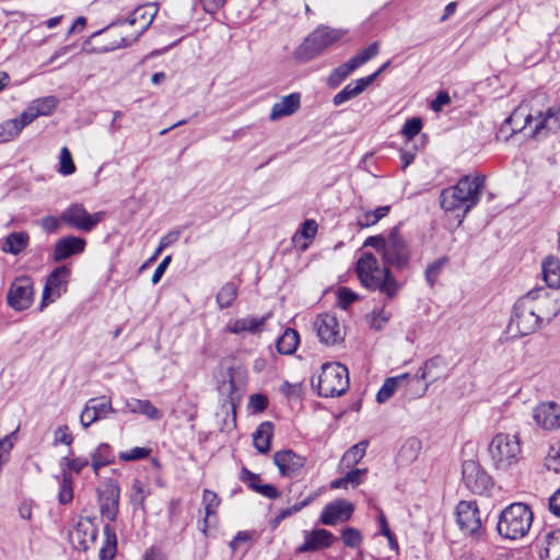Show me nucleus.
<instances>
[{"instance_id": "22", "label": "nucleus", "mask_w": 560, "mask_h": 560, "mask_svg": "<svg viewBox=\"0 0 560 560\" xmlns=\"http://www.w3.org/2000/svg\"><path fill=\"white\" fill-rule=\"evenodd\" d=\"M353 513V505L346 500H337L327 504L319 517L322 524L327 526L348 521Z\"/></svg>"}, {"instance_id": "5", "label": "nucleus", "mask_w": 560, "mask_h": 560, "mask_svg": "<svg viewBox=\"0 0 560 560\" xmlns=\"http://www.w3.org/2000/svg\"><path fill=\"white\" fill-rule=\"evenodd\" d=\"M537 294L538 292H527L515 302L508 324V330L513 337L530 335L541 326L533 305V299Z\"/></svg>"}, {"instance_id": "1", "label": "nucleus", "mask_w": 560, "mask_h": 560, "mask_svg": "<svg viewBox=\"0 0 560 560\" xmlns=\"http://www.w3.org/2000/svg\"><path fill=\"white\" fill-rule=\"evenodd\" d=\"M411 257L410 245L394 226L386 235L382 259L385 264L381 267L377 258L371 253H364L357 262V275L363 287L369 290H377L387 298L393 299L400 290V284L388 267L402 270Z\"/></svg>"}, {"instance_id": "28", "label": "nucleus", "mask_w": 560, "mask_h": 560, "mask_svg": "<svg viewBox=\"0 0 560 560\" xmlns=\"http://www.w3.org/2000/svg\"><path fill=\"white\" fill-rule=\"evenodd\" d=\"M28 243L30 235L27 232H12L2 240L1 250L12 255H19L28 246Z\"/></svg>"}, {"instance_id": "27", "label": "nucleus", "mask_w": 560, "mask_h": 560, "mask_svg": "<svg viewBox=\"0 0 560 560\" xmlns=\"http://www.w3.org/2000/svg\"><path fill=\"white\" fill-rule=\"evenodd\" d=\"M122 412L141 413L151 420H159L162 413L151 401L136 398L126 399L124 401Z\"/></svg>"}, {"instance_id": "23", "label": "nucleus", "mask_w": 560, "mask_h": 560, "mask_svg": "<svg viewBox=\"0 0 560 560\" xmlns=\"http://www.w3.org/2000/svg\"><path fill=\"white\" fill-rule=\"evenodd\" d=\"M86 241L83 237L69 235L61 237L54 248L52 259L56 262L62 261L73 255L84 252Z\"/></svg>"}, {"instance_id": "59", "label": "nucleus", "mask_w": 560, "mask_h": 560, "mask_svg": "<svg viewBox=\"0 0 560 560\" xmlns=\"http://www.w3.org/2000/svg\"><path fill=\"white\" fill-rule=\"evenodd\" d=\"M37 117V113L35 112L34 107L30 104L28 107L20 115V117L14 118L13 120L16 121L20 131H22L25 126L30 125Z\"/></svg>"}, {"instance_id": "44", "label": "nucleus", "mask_w": 560, "mask_h": 560, "mask_svg": "<svg viewBox=\"0 0 560 560\" xmlns=\"http://www.w3.org/2000/svg\"><path fill=\"white\" fill-rule=\"evenodd\" d=\"M73 499V478L71 472L63 469L61 474L60 490L58 501L60 504H68Z\"/></svg>"}, {"instance_id": "7", "label": "nucleus", "mask_w": 560, "mask_h": 560, "mask_svg": "<svg viewBox=\"0 0 560 560\" xmlns=\"http://www.w3.org/2000/svg\"><path fill=\"white\" fill-rule=\"evenodd\" d=\"M488 451L495 468L502 470L515 465L522 453L518 436L503 432L492 438Z\"/></svg>"}, {"instance_id": "19", "label": "nucleus", "mask_w": 560, "mask_h": 560, "mask_svg": "<svg viewBox=\"0 0 560 560\" xmlns=\"http://www.w3.org/2000/svg\"><path fill=\"white\" fill-rule=\"evenodd\" d=\"M304 542L296 548L298 553L315 552L329 548L337 537L327 529L316 528L313 530H304Z\"/></svg>"}, {"instance_id": "29", "label": "nucleus", "mask_w": 560, "mask_h": 560, "mask_svg": "<svg viewBox=\"0 0 560 560\" xmlns=\"http://www.w3.org/2000/svg\"><path fill=\"white\" fill-rule=\"evenodd\" d=\"M116 22L112 23L106 28H103L101 31H97L93 33L89 39L85 42L86 45H92L94 42H96V45H94L91 50L100 54L96 49L103 45L109 44L115 39V34L122 33L124 35V26H115Z\"/></svg>"}, {"instance_id": "58", "label": "nucleus", "mask_w": 560, "mask_h": 560, "mask_svg": "<svg viewBox=\"0 0 560 560\" xmlns=\"http://www.w3.org/2000/svg\"><path fill=\"white\" fill-rule=\"evenodd\" d=\"M390 313L381 308L378 311H374L371 318V327L375 330H381L385 326V324L389 320Z\"/></svg>"}, {"instance_id": "4", "label": "nucleus", "mask_w": 560, "mask_h": 560, "mask_svg": "<svg viewBox=\"0 0 560 560\" xmlns=\"http://www.w3.org/2000/svg\"><path fill=\"white\" fill-rule=\"evenodd\" d=\"M533 520L534 514L527 504L512 503L500 513L497 529L501 537L516 540L529 532Z\"/></svg>"}, {"instance_id": "24", "label": "nucleus", "mask_w": 560, "mask_h": 560, "mask_svg": "<svg viewBox=\"0 0 560 560\" xmlns=\"http://www.w3.org/2000/svg\"><path fill=\"white\" fill-rule=\"evenodd\" d=\"M536 120V124L533 136L538 138L544 130L556 131L560 129V105L550 107L546 110V113L539 112Z\"/></svg>"}, {"instance_id": "6", "label": "nucleus", "mask_w": 560, "mask_h": 560, "mask_svg": "<svg viewBox=\"0 0 560 560\" xmlns=\"http://www.w3.org/2000/svg\"><path fill=\"white\" fill-rule=\"evenodd\" d=\"M312 386L322 397L341 396L349 388V372L346 365L339 362H327L320 368L317 383L312 380Z\"/></svg>"}, {"instance_id": "40", "label": "nucleus", "mask_w": 560, "mask_h": 560, "mask_svg": "<svg viewBox=\"0 0 560 560\" xmlns=\"http://www.w3.org/2000/svg\"><path fill=\"white\" fill-rule=\"evenodd\" d=\"M220 502H221V500H220V498L218 497V494L214 491H211L209 489H205L203 490L202 503L205 505V512H206V516L203 518V525H202V528H201V530L203 533L207 532L208 518L215 514L217 509L220 505Z\"/></svg>"}, {"instance_id": "3", "label": "nucleus", "mask_w": 560, "mask_h": 560, "mask_svg": "<svg viewBox=\"0 0 560 560\" xmlns=\"http://www.w3.org/2000/svg\"><path fill=\"white\" fill-rule=\"evenodd\" d=\"M156 8L153 4H144L135 9L130 15L125 20L116 21L115 26H135V31L130 35H124L122 33L115 34V39L109 44L98 47V52H108L115 49L127 47L133 44L148 27L151 25L155 14Z\"/></svg>"}, {"instance_id": "10", "label": "nucleus", "mask_w": 560, "mask_h": 560, "mask_svg": "<svg viewBox=\"0 0 560 560\" xmlns=\"http://www.w3.org/2000/svg\"><path fill=\"white\" fill-rule=\"evenodd\" d=\"M447 363L446 360L441 355L432 357L424 361L423 365L419 368L415 375V381H425L424 385L417 388V390L410 396L412 398H420L424 396L429 386L439 381L440 378L447 376Z\"/></svg>"}, {"instance_id": "45", "label": "nucleus", "mask_w": 560, "mask_h": 560, "mask_svg": "<svg viewBox=\"0 0 560 560\" xmlns=\"http://www.w3.org/2000/svg\"><path fill=\"white\" fill-rule=\"evenodd\" d=\"M237 296V285L234 282H226L217 293V303L220 308L230 307Z\"/></svg>"}, {"instance_id": "12", "label": "nucleus", "mask_w": 560, "mask_h": 560, "mask_svg": "<svg viewBox=\"0 0 560 560\" xmlns=\"http://www.w3.org/2000/svg\"><path fill=\"white\" fill-rule=\"evenodd\" d=\"M70 273L71 271L67 266L57 267L49 273L43 290L39 305L40 311H43L48 303L59 299L62 293L67 291V282Z\"/></svg>"}, {"instance_id": "42", "label": "nucleus", "mask_w": 560, "mask_h": 560, "mask_svg": "<svg viewBox=\"0 0 560 560\" xmlns=\"http://www.w3.org/2000/svg\"><path fill=\"white\" fill-rule=\"evenodd\" d=\"M369 442L366 440L360 441L350 447L342 456V463L346 467L357 465L365 455Z\"/></svg>"}, {"instance_id": "11", "label": "nucleus", "mask_w": 560, "mask_h": 560, "mask_svg": "<svg viewBox=\"0 0 560 560\" xmlns=\"http://www.w3.org/2000/svg\"><path fill=\"white\" fill-rule=\"evenodd\" d=\"M462 479L465 486L476 494L486 493L492 486L491 477L475 460H465L462 466Z\"/></svg>"}, {"instance_id": "39", "label": "nucleus", "mask_w": 560, "mask_h": 560, "mask_svg": "<svg viewBox=\"0 0 560 560\" xmlns=\"http://www.w3.org/2000/svg\"><path fill=\"white\" fill-rule=\"evenodd\" d=\"M421 450V442L416 438H410L405 441L398 453V460L402 464L412 463L419 455Z\"/></svg>"}, {"instance_id": "60", "label": "nucleus", "mask_w": 560, "mask_h": 560, "mask_svg": "<svg viewBox=\"0 0 560 560\" xmlns=\"http://www.w3.org/2000/svg\"><path fill=\"white\" fill-rule=\"evenodd\" d=\"M545 467L556 474L560 472V453L555 448H550L545 457Z\"/></svg>"}, {"instance_id": "34", "label": "nucleus", "mask_w": 560, "mask_h": 560, "mask_svg": "<svg viewBox=\"0 0 560 560\" xmlns=\"http://www.w3.org/2000/svg\"><path fill=\"white\" fill-rule=\"evenodd\" d=\"M104 542L100 550V560H113L117 552V537L114 528L109 524L103 527Z\"/></svg>"}, {"instance_id": "49", "label": "nucleus", "mask_w": 560, "mask_h": 560, "mask_svg": "<svg viewBox=\"0 0 560 560\" xmlns=\"http://www.w3.org/2000/svg\"><path fill=\"white\" fill-rule=\"evenodd\" d=\"M20 132L16 121L13 119L5 120L0 125V143L13 140Z\"/></svg>"}, {"instance_id": "21", "label": "nucleus", "mask_w": 560, "mask_h": 560, "mask_svg": "<svg viewBox=\"0 0 560 560\" xmlns=\"http://www.w3.org/2000/svg\"><path fill=\"white\" fill-rule=\"evenodd\" d=\"M97 534V527L90 518H81L70 533V539L77 549L86 551L95 542Z\"/></svg>"}, {"instance_id": "55", "label": "nucleus", "mask_w": 560, "mask_h": 560, "mask_svg": "<svg viewBox=\"0 0 560 560\" xmlns=\"http://www.w3.org/2000/svg\"><path fill=\"white\" fill-rule=\"evenodd\" d=\"M421 128H422L421 118L413 117V118L408 119L405 122L401 132L407 139H412L415 136H417L421 131Z\"/></svg>"}, {"instance_id": "14", "label": "nucleus", "mask_w": 560, "mask_h": 560, "mask_svg": "<svg viewBox=\"0 0 560 560\" xmlns=\"http://www.w3.org/2000/svg\"><path fill=\"white\" fill-rule=\"evenodd\" d=\"M34 290L33 282L28 277L18 278L11 284L7 301L15 311L27 310L33 303Z\"/></svg>"}, {"instance_id": "26", "label": "nucleus", "mask_w": 560, "mask_h": 560, "mask_svg": "<svg viewBox=\"0 0 560 560\" xmlns=\"http://www.w3.org/2000/svg\"><path fill=\"white\" fill-rule=\"evenodd\" d=\"M301 96L299 93H292L273 104L270 113L271 120H278L281 117L294 114L300 107Z\"/></svg>"}, {"instance_id": "57", "label": "nucleus", "mask_w": 560, "mask_h": 560, "mask_svg": "<svg viewBox=\"0 0 560 560\" xmlns=\"http://www.w3.org/2000/svg\"><path fill=\"white\" fill-rule=\"evenodd\" d=\"M341 538L346 546L355 548L361 544L362 537L358 529L348 527L342 532Z\"/></svg>"}, {"instance_id": "13", "label": "nucleus", "mask_w": 560, "mask_h": 560, "mask_svg": "<svg viewBox=\"0 0 560 560\" xmlns=\"http://www.w3.org/2000/svg\"><path fill=\"white\" fill-rule=\"evenodd\" d=\"M456 522L463 533L478 536L482 530V521L476 502L460 501L456 506Z\"/></svg>"}, {"instance_id": "36", "label": "nucleus", "mask_w": 560, "mask_h": 560, "mask_svg": "<svg viewBox=\"0 0 560 560\" xmlns=\"http://www.w3.org/2000/svg\"><path fill=\"white\" fill-rule=\"evenodd\" d=\"M300 342L299 334L293 328H287L283 334L278 338L276 347L281 354H292Z\"/></svg>"}, {"instance_id": "52", "label": "nucleus", "mask_w": 560, "mask_h": 560, "mask_svg": "<svg viewBox=\"0 0 560 560\" xmlns=\"http://www.w3.org/2000/svg\"><path fill=\"white\" fill-rule=\"evenodd\" d=\"M350 75V72L345 67V65H341L334 69L329 77L327 78V85L329 88H338L343 80H346Z\"/></svg>"}, {"instance_id": "56", "label": "nucleus", "mask_w": 560, "mask_h": 560, "mask_svg": "<svg viewBox=\"0 0 560 560\" xmlns=\"http://www.w3.org/2000/svg\"><path fill=\"white\" fill-rule=\"evenodd\" d=\"M337 298L339 307L347 310L358 299V295L349 288L342 287L338 290Z\"/></svg>"}, {"instance_id": "9", "label": "nucleus", "mask_w": 560, "mask_h": 560, "mask_svg": "<svg viewBox=\"0 0 560 560\" xmlns=\"http://www.w3.org/2000/svg\"><path fill=\"white\" fill-rule=\"evenodd\" d=\"M104 218V211L89 213L81 203L71 205L60 215V219L69 226L86 233L93 231Z\"/></svg>"}, {"instance_id": "47", "label": "nucleus", "mask_w": 560, "mask_h": 560, "mask_svg": "<svg viewBox=\"0 0 560 560\" xmlns=\"http://www.w3.org/2000/svg\"><path fill=\"white\" fill-rule=\"evenodd\" d=\"M31 105L34 107L38 117L49 116L55 112L58 105V100L55 96H46L33 101Z\"/></svg>"}, {"instance_id": "41", "label": "nucleus", "mask_w": 560, "mask_h": 560, "mask_svg": "<svg viewBox=\"0 0 560 560\" xmlns=\"http://www.w3.org/2000/svg\"><path fill=\"white\" fill-rule=\"evenodd\" d=\"M86 402L92 409L93 415L97 416V421L105 419L108 413L117 412V410L112 407L110 400L105 396L91 398Z\"/></svg>"}, {"instance_id": "61", "label": "nucleus", "mask_w": 560, "mask_h": 560, "mask_svg": "<svg viewBox=\"0 0 560 560\" xmlns=\"http://www.w3.org/2000/svg\"><path fill=\"white\" fill-rule=\"evenodd\" d=\"M267 405H268V399H267V396H265L264 394H253L249 397L248 407L254 412H262L267 408Z\"/></svg>"}, {"instance_id": "25", "label": "nucleus", "mask_w": 560, "mask_h": 560, "mask_svg": "<svg viewBox=\"0 0 560 560\" xmlns=\"http://www.w3.org/2000/svg\"><path fill=\"white\" fill-rule=\"evenodd\" d=\"M373 83L372 78H361L353 83H349L346 85L340 92H338L334 98L332 103L335 106H340L341 104L354 98L359 94H361L369 85Z\"/></svg>"}, {"instance_id": "51", "label": "nucleus", "mask_w": 560, "mask_h": 560, "mask_svg": "<svg viewBox=\"0 0 560 560\" xmlns=\"http://www.w3.org/2000/svg\"><path fill=\"white\" fill-rule=\"evenodd\" d=\"M59 172L62 175H71L75 172V165L73 163L72 155L67 147H63L60 151Z\"/></svg>"}, {"instance_id": "53", "label": "nucleus", "mask_w": 560, "mask_h": 560, "mask_svg": "<svg viewBox=\"0 0 560 560\" xmlns=\"http://www.w3.org/2000/svg\"><path fill=\"white\" fill-rule=\"evenodd\" d=\"M61 463L67 466L69 472L80 474L82 469L89 465V458L83 456H79L75 458L65 456L62 457Z\"/></svg>"}, {"instance_id": "16", "label": "nucleus", "mask_w": 560, "mask_h": 560, "mask_svg": "<svg viewBox=\"0 0 560 560\" xmlns=\"http://www.w3.org/2000/svg\"><path fill=\"white\" fill-rule=\"evenodd\" d=\"M529 292H538L533 299V305L539 322L550 323L560 312V302L544 288H537Z\"/></svg>"}, {"instance_id": "30", "label": "nucleus", "mask_w": 560, "mask_h": 560, "mask_svg": "<svg viewBox=\"0 0 560 560\" xmlns=\"http://www.w3.org/2000/svg\"><path fill=\"white\" fill-rule=\"evenodd\" d=\"M272 435L273 424L271 422L265 421L258 425L253 434V443L259 453L266 454L269 452Z\"/></svg>"}, {"instance_id": "62", "label": "nucleus", "mask_w": 560, "mask_h": 560, "mask_svg": "<svg viewBox=\"0 0 560 560\" xmlns=\"http://www.w3.org/2000/svg\"><path fill=\"white\" fill-rule=\"evenodd\" d=\"M378 51H380L378 43L373 42L368 47H365L363 50H361L359 54H357L355 56H358V58L360 59L359 61H361L362 65H364L368 61H370L372 58L377 56Z\"/></svg>"}, {"instance_id": "43", "label": "nucleus", "mask_w": 560, "mask_h": 560, "mask_svg": "<svg viewBox=\"0 0 560 560\" xmlns=\"http://www.w3.org/2000/svg\"><path fill=\"white\" fill-rule=\"evenodd\" d=\"M151 494V489L143 481L136 479L131 486L130 501L140 509H144V501Z\"/></svg>"}, {"instance_id": "54", "label": "nucleus", "mask_w": 560, "mask_h": 560, "mask_svg": "<svg viewBox=\"0 0 560 560\" xmlns=\"http://www.w3.org/2000/svg\"><path fill=\"white\" fill-rule=\"evenodd\" d=\"M240 479L254 492L257 490L259 485H262L260 476L250 471L246 467L242 468Z\"/></svg>"}, {"instance_id": "38", "label": "nucleus", "mask_w": 560, "mask_h": 560, "mask_svg": "<svg viewBox=\"0 0 560 560\" xmlns=\"http://www.w3.org/2000/svg\"><path fill=\"white\" fill-rule=\"evenodd\" d=\"M541 557L545 560H560V528L546 534Z\"/></svg>"}, {"instance_id": "15", "label": "nucleus", "mask_w": 560, "mask_h": 560, "mask_svg": "<svg viewBox=\"0 0 560 560\" xmlns=\"http://www.w3.org/2000/svg\"><path fill=\"white\" fill-rule=\"evenodd\" d=\"M120 489L114 481H108L98 489L101 515L114 522L118 514Z\"/></svg>"}, {"instance_id": "46", "label": "nucleus", "mask_w": 560, "mask_h": 560, "mask_svg": "<svg viewBox=\"0 0 560 560\" xmlns=\"http://www.w3.org/2000/svg\"><path fill=\"white\" fill-rule=\"evenodd\" d=\"M390 206H382L373 211H368L362 218L358 220V224L361 228H369L375 225L380 220L388 214Z\"/></svg>"}, {"instance_id": "17", "label": "nucleus", "mask_w": 560, "mask_h": 560, "mask_svg": "<svg viewBox=\"0 0 560 560\" xmlns=\"http://www.w3.org/2000/svg\"><path fill=\"white\" fill-rule=\"evenodd\" d=\"M315 327L320 342L326 346H335L343 340L342 329L334 315L324 314L318 316Z\"/></svg>"}, {"instance_id": "20", "label": "nucleus", "mask_w": 560, "mask_h": 560, "mask_svg": "<svg viewBox=\"0 0 560 560\" xmlns=\"http://www.w3.org/2000/svg\"><path fill=\"white\" fill-rule=\"evenodd\" d=\"M533 418L544 430H557L560 428V405L553 401L541 402L534 408Z\"/></svg>"}, {"instance_id": "18", "label": "nucleus", "mask_w": 560, "mask_h": 560, "mask_svg": "<svg viewBox=\"0 0 560 560\" xmlns=\"http://www.w3.org/2000/svg\"><path fill=\"white\" fill-rule=\"evenodd\" d=\"M273 463L278 467L281 476L288 478L299 477L306 464V458L298 455L292 450L276 452Z\"/></svg>"}, {"instance_id": "64", "label": "nucleus", "mask_w": 560, "mask_h": 560, "mask_svg": "<svg viewBox=\"0 0 560 560\" xmlns=\"http://www.w3.org/2000/svg\"><path fill=\"white\" fill-rule=\"evenodd\" d=\"M60 221L62 220L54 215H47L42 219L40 225L47 233H54L59 230Z\"/></svg>"}, {"instance_id": "31", "label": "nucleus", "mask_w": 560, "mask_h": 560, "mask_svg": "<svg viewBox=\"0 0 560 560\" xmlns=\"http://www.w3.org/2000/svg\"><path fill=\"white\" fill-rule=\"evenodd\" d=\"M542 277L551 289L560 287V261L553 256L545 258L541 265Z\"/></svg>"}, {"instance_id": "48", "label": "nucleus", "mask_w": 560, "mask_h": 560, "mask_svg": "<svg viewBox=\"0 0 560 560\" xmlns=\"http://www.w3.org/2000/svg\"><path fill=\"white\" fill-rule=\"evenodd\" d=\"M447 261H448L447 257H441L427 267V269L424 271V277H425V281L428 282V284L431 288L435 284L439 276L441 275L443 267L446 265Z\"/></svg>"}, {"instance_id": "35", "label": "nucleus", "mask_w": 560, "mask_h": 560, "mask_svg": "<svg viewBox=\"0 0 560 560\" xmlns=\"http://www.w3.org/2000/svg\"><path fill=\"white\" fill-rule=\"evenodd\" d=\"M533 120H536V117L532 114H527L524 106H520L504 120L502 128H504L505 125H510L512 126V133H515L523 130L527 125H530Z\"/></svg>"}, {"instance_id": "32", "label": "nucleus", "mask_w": 560, "mask_h": 560, "mask_svg": "<svg viewBox=\"0 0 560 560\" xmlns=\"http://www.w3.org/2000/svg\"><path fill=\"white\" fill-rule=\"evenodd\" d=\"M408 378V373L386 378L384 384L376 394V401L378 404L386 402L389 398L393 397L397 388L402 386Z\"/></svg>"}, {"instance_id": "50", "label": "nucleus", "mask_w": 560, "mask_h": 560, "mask_svg": "<svg viewBox=\"0 0 560 560\" xmlns=\"http://www.w3.org/2000/svg\"><path fill=\"white\" fill-rule=\"evenodd\" d=\"M151 453L150 448L136 446L130 451H124L118 454V458L122 462H136L147 458Z\"/></svg>"}, {"instance_id": "63", "label": "nucleus", "mask_w": 560, "mask_h": 560, "mask_svg": "<svg viewBox=\"0 0 560 560\" xmlns=\"http://www.w3.org/2000/svg\"><path fill=\"white\" fill-rule=\"evenodd\" d=\"M73 442V436L69 432V428L67 425L59 427L55 431V443H62L66 445H70Z\"/></svg>"}, {"instance_id": "2", "label": "nucleus", "mask_w": 560, "mask_h": 560, "mask_svg": "<svg viewBox=\"0 0 560 560\" xmlns=\"http://www.w3.org/2000/svg\"><path fill=\"white\" fill-rule=\"evenodd\" d=\"M485 186V178L482 176L465 175L457 182L456 185L445 188L440 195V205L445 211L462 210L459 223L466 214L479 202L482 189Z\"/></svg>"}, {"instance_id": "37", "label": "nucleus", "mask_w": 560, "mask_h": 560, "mask_svg": "<svg viewBox=\"0 0 560 560\" xmlns=\"http://www.w3.org/2000/svg\"><path fill=\"white\" fill-rule=\"evenodd\" d=\"M266 316L260 318L257 317H245L233 322L228 326V331L232 334H241L244 331L256 332L265 324Z\"/></svg>"}, {"instance_id": "33", "label": "nucleus", "mask_w": 560, "mask_h": 560, "mask_svg": "<svg viewBox=\"0 0 560 560\" xmlns=\"http://www.w3.org/2000/svg\"><path fill=\"white\" fill-rule=\"evenodd\" d=\"M91 458L92 468L94 472L97 475L100 468L114 463L115 455L109 444L102 443L91 453Z\"/></svg>"}, {"instance_id": "8", "label": "nucleus", "mask_w": 560, "mask_h": 560, "mask_svg": "<svg viewBox=\"0 0 560 560\" xmlns=\"http://www.w3.org/2000/svg\"><path fill=\"white\" fill-rule=\"evenodd\" d=\"M341 36L342 32L339 30L318 27L299 46L295 57L303 61L311 60L340 39Z\"/></svg>"}]
</instances>
